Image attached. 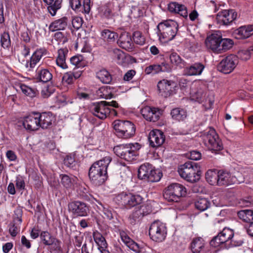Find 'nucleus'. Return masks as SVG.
Masks as SVG:
<instances>
[{
  "label": "nucleus",
  "mask_w": 253,
  "mask_h": 253,
  "mask_svg": "<svg viewBox=\"0 0 253 253\" xmlns=\"http://www.w3.org/2000/svg\"><path fill=\"white\" fill-rule=\"evenodd\" d=\"M148 139L151 147H159L164 143L165 135L161 130L154 129L150 132Z\"/></svg>",
  "instance_id": "obj_22"
},
{
  "label": "nucleus",
  "mask_w": 253,
  "mask_h": 253,
  "mask_svg": "<svg viewBox=\"0 0 253 253\" xmlns=\"http://www.w3.org/2000/svg\"><path fill=\"white\" fill-rule=\"evenodd\" d=\"M40 238L45 246H51L50 251L59 252L61 251V241L54 237L47 231H42Z\"/></svg>",
  "instance_id": "obj_18"
},
{
  "label": "nucleus",
  "mask_w": 253,
  "mask_h": 253,
  "mask_svg": "<svg viewBox=\"0 0 253 253\" xmlns=\"http://www.w3.org/2000/svg\"><path fill=\"white\" fill-rule=\"evenodd\" d=\"M140 148V145L138 143L121 144L115 146L114 152L121 158L131 162L138 156V151Z\"/></svg>",
  "instance_id": "obj_4"
},
{
  "label": "nucleus",
  "mask_w": 253,
  "mask_h": 253,
  "mask_svg": "<svg viewBox=\"0 0 253 253\" xmlns=\"http://www.w3.org/2000/svg\"><path fill=\"white\" fill-rule=\"evenodd\" d=\"M82 60L83 57L81 55L74 56L70 58V62L72 64L79 67Z\"/></svg>",
  "instance_id": "obj_64"
},
{
  "label": "nucleus",
  "mask_w": 253,
  "mask_h": 253,
  "mask_svg": "<svg viewBox=\"0 0 253 253\" xmlns=\"http://www.w3.org/2000/svg\"><path fill=\"white\" fill-rule=\"evenodd\" d=\"M149 234L154 241L161 242L165 240L167 234V229L165 223L159 220L154 221L151 225Z\"/></svg>",
  "instance_id": "obj_13"
},
{
  "label": "nucleus",
  "mask_w": 253,
  "mask_h": 253,
  "mask_svg": "<svg viewBox=\"0 0 253 253\" xmlns=\"http://www.w3.org/2000/svg\"><path fill=\"white\" fill-rule=\"evenodd\" d=\"M98 205V207L100 210H102L104 213V218L107 220H111L113 218L114 214L112 209L108 205L102 203L101 202L96 201Z\"/></svg>",
  "instance_id": "obj_38"
},
{
  "label": "nucleus",
  "mask_w": 253,
  "mask_h": 253,
  "mask_svg": "<svg viewBox=\"0 0 253 253\" xmlns=\"http://www.w3.org/2000/svg\"><path fill=\"white\" fill-rule=\"evenodd\" d=\"M253 25L242 26L238 30L239 38L246 39L250 37L253 34Z\"/></svg>",
  "instance_id": "obj_41"
},
{
  "label": "nucleus",
  "mask_w": 253,
  "mask_h": 253,
  "mask_svg": "<svg viewBox=\"0 0 253 253\" xmlns=\"http://www.w3.org/2000/svg\"><path fill=\"white\" fill-rule=\"evenodd\" d=\"M185 187L179 183H172L168 186L164 192V198L169 202H177L186 195Z\"/></svg>",
  "instance_id": "obj_11"
},
{
  "label": "nucleus",
  "mask_w": 253,
  "mask_h": 253,
  "mask_svg": "<svg viewBox=\"0 0 253 253\" xmlns=\"http://www.w3.org/2000/svg\"><path fill=\"white\" fill-rule=\"evenodd\" d=\"M42 56V52L41 50H37L32 55L30 58L29 62V67L30 68H33L35 67L36 65L41 60Z\"/></svg>",
  "instance_id": "obj_45"
},
{
  "label": "nucleus",
  "mask_w": 253,
  "mask_h": 253,
  "mask_svg": "<svg viewBox=\"0 0 253 253\" xmlns=\"http://www.w3.org/2000/svg\"><path fill=\"white\" fill-rule=\"evenodd\" d=\"M102 36L107 38L109 42H114L118 38L117 33L112 32L109 30H104L102 32Z\"/></svg>",
  "instance_id": "obj_51"
},
{
  "label": "nucleus",
  "mask_w": 253,
  "mask_h": 253,
  "mask_svg": "<svg viewBox=\"0 0 253 253\" xmlns=\"http://www.w3.org/2000/svg\"><path fill=\"white\" fill-rule=\"evenodd\" d=\"M203 141L205 145L212 153L217 154L223 148L221 140L213 128H210L203 135Z\"/></svg>",
  "instance_id": "obj_8"
},
{
  "label": "nucleus",
  "mask_w": 253,
  "mask_h": 253,
  "mask_svg": "<svg viewBox=\"0 0 253 253\" xmlns=\"http://www.w3.org/2000/svg\"><path fill=\"white\" fill-rule=\"evenodd\" d=\"M161 67L159 64H153L146 67L145 70V72L147 74L153 73L154 74H157L161 72Z\"/></svg>",
  "instance_id": "obj_54"
},
{
  "label": "nucleus",
  "mask_w": 253,
  "mask_h": 253,
  "mask_svg": "<svg viewBox=\"0 0 253 253\" xmlns=\"http://www.w3.org/2000/svg\"><path fill=\"white\" fill-rule=\"evenodd\" d=\"M170 114L173 119L178 121H183L187 117L186 111L180 108L173 109L171 111Z\"/></svg>",
  "instance_id": "obj_40"
},
{
  "label": "nucleus",
  "mask_w": 253,
  "mask_h": 253,
  "mask_svg": "<svg viewBox=\"0 0 253 253\" xmlns=\"http://www.w3.org/2000/svg\"><path fill=\"white\" fill-rule=\"evenodd\" d=\"M221 36L220 35L213 33L207 37L205 43L207 47L213 52L220 53V46Z\"/></svg>",
  "instance_id": "obj_26"
},
{
  "label": "nucleus",
  "mask_w": 253,
  "mask_h": 253,
  "mask_svg": "<svg viewBox=\"0 0 253 253\" xmlns=\"http://www.w3.org/2000/svg\"><path fill=\"white\" fill-rule=\"evenodd\" d=\"M169 58L172 66L182 69L187 65L186 62L175 52H172L169 55Z\"/></svg>",
  "instance_id": "obj_33"
},
{
  "label": "nucleus",
  "mask_w": 253,
  "mask_h": 253,
  "mask_svg": "<svg viewBox=\"0 0 253 253\" xmlns=\"http://www.w3.org/2000/svg\"><path fill=\"white\" fill-rule=\"evenodd\" d=\"M243 243L242 239H238L237 237H233L230 241L228 245H226V248L228 249L232 247L240 246Z\"/></svg>",
  "instance_id": "obj_57"
},
{
  "label": "nucleus",
  "mask_w": 253,
  "mask_h": 253,
  "mask_svg": "<svg viewBox=\"0 0 253 253\" xmlns=\"http://www.w3.org/2000/svg\"><path fill=\"white\" fill-rule=\"evenodd\" d=\"M64 164L67 167L73 168L76 165V162L74 157L71 155H67L64 159Z\"/></svg>",
  "instance_id": "obj_58"
},
{
  "label": "nucleus",
  "mask_w": 253,
  "mask_h": 253,
  "mask_svg": "<svg viewBox=\"0 0 253 253\" xmlns=\"http://www.w3.org/2000/svg\"><path fill=\"white\" fill-rule=\"evenodd\" d=\"M113 56L118 61L122 60L124 57V52L118 48H114L112 50Z\"/></svg>",
  "instance_id": "obj_62"
},
{
  "label": "nucleus",
  "mask_w": 253,
  "mask_h": 253,
  "mask_svg": "<svg viewBox=\"0 0 253 253\" xmlns=\"http://www.w3.org/2000/svg\"><path fill=\"white\" fill-rule=\"evenodd\" d=\"M74 78L72 72H68L64 74L62 77V81L67 84H71L73 83Z\"/></svg>",
  "instance_id": "obj_61"
},
{
  "label": "nucleus",
  "mask_w": 253,
  "mask_h": 253,
  "mask_svg": "<svg viewBox=\"0 0 253 253\" xmlns=\"http://www.w3.org/2000/svg\"><path fill=\"white\" fill-rule=\"evenodd\" d=\"M206 179L207 182L211 185H219V170L218 172L209 170L206 173Z\"/></svg>",
  "instance_id": "obj_37"
},
{
  "label": "nucleus",
  "mask_w": 253,
  "mask_h": 253,
  "mask_svg": "<svg viewBox=\"0 0 253 253\" xmlns=\"http://www.w3.org/2000/svg\"><path fill=\"white\" fill-rule=\"evenodd\" d=\"M240 219L246 222L251 223L253 221V211L251 210H245L239 211L238 212Z\"/></svg>",
  "instance_id": "obj_43"
},
{
  "label": "nucleus",
  "mask_w": 253,
  "mask_h": 253,
  "mask_svg": "<svg viewBox=\"0 0 253 253\" xmlns=\"http://www.w3.org/2000/svg\"><path fill=\"white\" fill-rule=\"evenodd\" d=\"M100 13L102 17L106 18H109L112 15L111 4L107 3L101 8Z\"/></svg>",
  "instance_id": "obj_49"
},
{
  "label": "nucleus",
  "mask_w": 253,
  "mask_h": 253,
  "mask_svg": "<svg viewBox=\"0 0 253 253\" xmlns=\"http://www.w3.org/2000/svg\"><path fill=\"white\" fill-rule=\"evenodd\" d=\"M184 68L185 75L188 76H197L202 74L205 66L201 63L197 62L189 67L186 66Z\"/></svg>",
  "instance_id": "obj_29"
},
{
  "label": "nucleus",
  "mask_w": 253,
  "mask_h": 253,
  "mask_svg": "<svg viewBox=\"0 0 253 253\" xmlns=\"http://www.w3.org/2000/svg\"><path fill=\"white\" fill-rule=\"evenodd\" d=\"M244 181L242 173L234 170L232 172L219 170V186L238 184Z\"/></svg>",
  "instance_id": "obj_12"
},
{
  "label": "nucleus",
  "mask_w": 253,
  "mask_h": 253,
  "mask_svg": "<svg viewBox=\"0 0 253 253\" xmlns=\"http://www.w3.org/2000/svg\"><path fill=\"white\" fill-rule=\"evenodd\" d=\"M35 114L38 115L40 127L42 129H47L51 126L52 122L54 120V117L52 113L50 112H37L35 113Z\"/></svg>",
  "instance_id": "obj_23"
},
{
  "label": "nucleus",
  "mask_w": 253,
  "mask_h": 253,
  "mask_svg": "<svg viewBox=\"0 0 253 253\" xmlns=\"http://www.w3.org/2000/svg\"><path fill=\"white\" fill-rule=\"evenodd\" d=\"M69 211L76 217L87 216L89 213V207L85 203L77 200L69 203Z\"/></svg>",
  "instance_id": "obj_15"
},
{
  "label": "nucleus",
  "mask_w": 253,
  "mask_h": 253,
  "mask_svg": "<svg viewBox=\"0 0 253 253\" xmlns=\"http://www.w3.org/2000/svg\"><path fill=\"white\" fill-rule=\"evenodd\" d=\"M35 113L36 112H32L29 116L23 118V126L24 128L30 131L37 130L40 127L38 115H35Z\"/></svg>",
  "instance_id": "obj_24"
},
{
  "label": "nucleus",
  "mask_w": 253,
  "mask_h": 253,
  "mask_svg": "<svg viewBox=\"0 0 253 253\" xmlns=\"http://www.w3.org/2000/svg\"><path fill=\"white\" fill-rule=\"evenodd\" d=\"M115 200L118 205L130 209L142 203L143 198L139 194L122 192L116 196Z\"/></svg>",
  "instance_id": "obj_7"
},
{
  "label": "nucleus",
  "mask_w": 253,
  "mask_h": 253,
  "mask_svg": "<svg viewBox=\"0 0 253 253\" xmlns=\"http://www.w3.org/2000/svg\"><path fill=\"white\" fill-rule=\"evenodd\" d=\"M1 45L3 48H7L10 46V39L9 35L7 32H4L1 35Z\"/></svg>",
  "instance_id": "obj_53"
},
{
  "label": "nucleus",
  "mask_w": 253,
  "mask_h": 253,
  "mask_svg": "<svg viewBox=\"0 0 253 253\" xmlns=\"http://www.w3.org/2000/svg\"><path fill=\"white\" fill-rule=\"evenodd\" d=\"M36 73V79L43 83H47L52 79V75L47 69L39 67Z\"/></svg>",
  "instance_id": "obj_32"
},
{
  "label": "nucleus",
  "mask_w": 253,
  "mask_h": 253,
  "mask_svg": "<svg viewBox=\"0 0 253 253\" xmlns=\"http://www.w3.org/2000/svg\"><path fill=\"white\" fill-rule=\"evenodd\" d=\"M161 114V111L159 109L151 108V111L149 116L150 119H148V121L155 122L159 119Z\"/></svg>",
  "instance_id": "obj_52"
},
{
  "label": "nucleus",
  "mask_w": 253,
  "mask_h": 253,
  "mask_svg": "<svg viewBox=\"0 0 253 253\" xmlns=\"http://www.w3.org/2000/svg\"><path fill=\"white\" fill-rule=\"evenodd\" d=\"M93 237L101 253H110L107 250L108 244L103 235L98 231L93 232Z\"/></svg>",
  "instance_id": "obj_28"
},
{
  "label": "nucleus",
  "mask_w": 253,
  "mask_h": 253,
  "mask_svg": "<svg viewBox=\"0 0 253 253\" xmlns=\"http://www.w3.org/2000/svg\"><path fill=\"white\" fill-rule=\"evenodd\" d=\"M83 23V20L80 17H75L72 21V26L76 30L79 29L82 27Z\"/></svg>",
  "instance_id": "obj_59"
},
{
  "label": "nucleus",
  "mask_w": 253,
  "mask_h": 253,
  "mask_svg": "<svg viewBox=\"0 0 253 253\" xmlns=\"http://www.w3.org/2000/svg\"><path fill=\"white\" fill-rule=\"evenodd\" d=\"M133 39L136 44L140 45H143L145 42V39L140 31H136L133 32Z\"/></svg>",
  "instance_id": "obj_50"
},
{
  "label": "nucleus",
  "mask_w": 253,
  "mask_h": 253,
  "mask_svg": "<svg viewBox=\"0 0 253 253\" xmlns=\"http://www.w3.org/2000/svg\"><path fill=\"white\" fill-rule=\"evenodd\" d=\"M206 87L203 84L199 85L193 88L191 91V99L199 103L206 102L208 101L209 106L211 107L213 103V100L209 97L206 98Z\"/></svg>",
  "instance_id": "obj_20"
},
{
  "label": "nucleus",
  "mask_w": 253,
  "mask_h": 253,
  "mask_svg": "<svg viewBox=\"0 0 253 253\" xmlns=\"http://www.w3.org/2000/svg\"><path fill=\"white\" fill-rule=\"evenodd\" d=\"M16 224V222L13 221L9 224V232L12 237H15L20 231V226Z\"/></svg>",
  "instance_id": "obj_56"
},
{
  "label": "nucleus",
  "mask_w": 253,
  "mask_h": 253,
  "mask_svg": "<svg viewBox=\"0 0 253 253\" xmlns=\"http://www.w3.org/2000/svg\"><path fill=\"white\" fill-rule=\"evenodd\" d=\"M61 182L66 188H71L73 184L74 179L68 175L61 174L60 175Z\"/></svg>",
  "instance_id": "obj_48"
},
{
  "label": "nucleus",
  "mask_w": 253,
  "mask_h": 253,
  "mask_svg": "<svg viewBox=\"0 0 253 253\" xmlns=\"http://www.w3.org/2000/svg\"><path fill=\"white\" fill-rule=\"evenodd\" d=\"M18 86L24 94L31 98L38 94V90L35 88H32L24 84H19Z\"/></svg>",
  "instance_id": "obj_39"
},
{
  "label": "nucleus",
  "mask_w": 253,
  "mask_h": 253,
  "mask_svg": "<svg viewBox=\"0 0 253 253\" xmlns=\"http://www.w3.org/2000/svg\"><path fill=\"white\" fill-rule=\"evenodd\" d=\"M178 171L181 177L191 182L198 180L201 174L199 164L191 161H188L180 166Z\"/></svg>",
  "instance_id": "obj_3"
},
{
  "label": "nucleus",
  "mask_w": 253,
  "mask_h": 253,
  "mask_svg": "<svg viewBox=\"0 0 253 253\" xmlns=\"http://www.w3.org/2000/svg\"><path fill=\"white\" fill-rule=\"evenodd\" d=\"M210 202L205 198H198L195 202V208L200 211H204L210 208Z\"/></svg>",
  "instance_id": "obj_42"
},
{
  "label": "nucleus",
  "mask_w": 253,
  "mask_h": 253,
  "mask_svg": "<svg viewBox=\"0 0 253 253\" xmlns=\"http://www.w3.org/2000/svg\"><path fill=\"white\" fill-rule=\"evenodd\" d=\"M70 5L75 11H81L82 4L80 0H70Z\"/></svg>",
  "instance_id": "obj_60"
},
{
  "label": "nucleus",
  "mask_w": 253,
  "mask_h": 253,
  "mask_svg": "<svg viewBox=\"0 0 253 253\" xmlns=\"http://www.w3.org/2000/svg\"><path fill=\"white\" fill-rule=\"evenodd\" d=\"M168 8L170 12L178 14L185 19L188 17V11L184 5L177 2H171L168 4Z\"/></svg>",
  "instance_id": "obj_27"
},
{
  "label": "nucleus",
  "mask_w": 253,
  "mask_h": 253,
  "mask_svg": "<svg viewBox=\"0 0 253 253\" xmlns=\"http://www.w3.org/2000/svg\"><path fill=\"white\" fill-rule=\"evenodd\" d=\"M68 53L66 48H60L58 50V55L56 58V64L61 68L65 69L68 68L66 63V57Z\"/></svg>",
  "instance_id": "obj_35"
},
{
  "label": "nucleus",
  "mask_w": 253,
  "mask_h": 253,
  "mask_svg": "<svg viewBox=\"0 0 253 253\" xmlns=\"http://www.w3.org/2000/svg\"><path fill=\"white\" fill-rule=\"evenodd\" d=\"M233 44V42L230 39H222L221 38L220 53L231 48Z\"/></svg>",
  "instance_id": "obj_47"
},
{
  "label": "nucleus",
  "mask_w": 253,
  "mask_h": 253,
  "mask_svg": "<svg viewBox=\"0 0 253 253\" xmlns=\"http://www.w3.org/2000/svg\"><path fill=\"white\" fill-rule=\"evenodd\" d=\"M112 161L110 156H106L94 162L90 167L88 176L91 183L98 186L105 183L108 178L107 168Z\"/></svg>",
  "instance_id": "obj_1"
},
{
  "label": "nucleus",
  "mask_w": 253,
  "mask_h": 253,
  "mask_svg": "<svg viewBox=\"0 0 253 253\" xmlns=\"http://www.w3.org/2000/svg\"><path fill=\"white\" fill-rule=\"evenodd\" d=\"M236 17L237 13L234 9H225L217 14L216 20L217 24L228 26L233 23Z\"/></svg>",
  "instance_id": "obj_16"
},
{
  "label": "nucleus",
  "mask_w": 253,
  "mask_h": 253,
  "mask_svg": "<svg viewBox=\"0 0 253 253\" xmlns=\"http://www.w3.org/2000/svg\"><path fill=\"white\" fill-rule=\"evenodd\" d=\"M175 83L172 81L163 80L158 82L157 87L160 94L167 97L173 93Z\"/></svg>",
  "instance_id": "obj_21"
},
{
  "label": "nucleus",
  "mask_w": 253,
  "mask_h": 253,
  "mask_svg": "<svg viewBox=\"0 0 253 253\" xmlns=\"http://www.w3.org/2000/svg\"><path fill=\"white\" fill-rule=\"evenodd\" d=\"M140 148V145L138 143L121 144L115 146L114 152L121 158L131 162L138 156V151Z\"/></svg>",
  "instance_id": "obj_5"
},
{
  "label": "nucleus",
  "mask_w": 253,
  "mask_h": 253,
  "mask_svg": "<svg viewBox=\"0 0 253 253\" xmlns=\"http://www.w3.org/2000/svg\"><path fill=\"white\" fill-rule=\"evenodd\" d=\"M96 78L103 84H110L112 80V77L110 73L106 69H101L96 73Z\"/></svg>",
  "instance_id": "obj_36"
},
{
  "label": "nucleus",
  "mask_w": 253,
  "mask_h": 253,
  "mask_svg": "<svg viewBox=\"0 0 253 253\" xmlns=\"http://www.w3.org/2000/svg\"><path fill=\"white\" fill-rule=\"evenodd\" d=\"M237 58L230 55L223 59L217 66L218 70L224 74L231 73L237 64Z\"/></svg>",
  "instance_id": "obj_19"
},
{
  "label": "nucleus",
  "mask_w": 253,
  "mask_h": 253,
  "mask_svg": "<svg viewBox=\"0 0 253 253\" xmlns=\"http://www.w3.org/2000/svg\"><path fill=\"white\" fill-rule=\"evenodd\" d=\"M106 101L93 103L90 106V111L94 116L101 120L105 119L107 117L116 116L117 112L115 109L108 107Z\"/></svg>",
  "instance_id": "obj_10"
},
{
  "label": "nucleus",
  "mask_w": 253,
  "mask_h": 253,
  "mask_svg": "<svg viewBox=\"0 0 253 253\" xmlns=\"http://www.w3.org/2000/svg\"><path fill=\"white\" fill-rule=\"evenodd\" d=\"M205 245L204 240L201 237L193 239L190 243V248L193 253H200Z\"/></svg>",
  "instance_id": "obj_34"
},
{
  "label": "nucleus",
  "mask_w": 253,
  "mask_h": 253,
  "mask_svg": "<svg viewBox=\"0 0 253 253\" xmlns=\"http://www.w3.org/2000/svg\"><path fill=\"white\" fill-rule=\"evenodd\" d=\"M13 220L14 222H19L18 224H21L22 221V216L23 214V211L20 207H17L14 211Z\"/></svg>",
  "instance_id": "obj_55"
},
{
  "label": "nucleus",
  "mask_w": 253,
  "mask_h": 253,
  "mask_svg": "<svg viewBox=\"0 0 253 253\" xmlns=\"http://www.w3.org/2000/svg\"><path fill=\"white\" fill-rule=\"evenodd\" d=\"M15 184L17 189L19 190H23L25 189V183L22 177H17Z\"/></svg>",
  "instance_id": "obj_63"
},
{
  "label": "nucleus",
  "mask_w": 253,
  "mask_h": 253,
  "mask_svg": "<svg viewBox=\"0 0 253 253\" xmlns=\"http://www.w3.org/2000/svg\"><path fill=\"white\" fill-rule=\"evenodd\" d=\"M178 28L177 23L168 20L160 23L157 26L158 35L161 42H167L174 39Z\"/></svg>",
  "instance_id": "obj_2"
},
{
  "label": "nucleus",
  "mask_w": 253,
  "mask_h": 253,
  "mask_svg": "<svg viewBox=\"0 0 253 253\" xmlns=\"http://www.w3.org/2000/svg\"><path fill=\"white\" fill-rule=\"evenodd\" d=\"M62 2V0H55L52 4H48L47 10L51 16L56 15L57 11L61 7Z\"/></svg>",
  "instance_id": "obj_46"
},
{
  "label": "nucleus",
  "mask_w": 253,
  "mask_h": 253,
  "mask_svg": "<svg viewBox=\"0 0 253 253\" xmlns=\"http://www.w3.org/2000/svg\"><path fill=\"white\" fill-rule=\"evenodd\" d=\"M117 43L120 47L128 51H131L134 49V44L132 42L131 36L127 32H123L121 34Z\"/></svg>",
  "instance_id": "obj_25"
},
{
  "label": "nucleus",
  "mask_w": 253,
  "mask_h": 253,
  "mask_svg": "<svg viewBox=\"0 0 253 253\" xmlns=\"http://www.w3.org/2000/svg\"><path fill=\"white\" fill-rule=\"evenodd\" d=\"M234 234L233 230L225 227L217 236L212 239L210 242V245L214 248L218 247L220 245H224L226 248V245H228L230 241L233 237Z\"/></svg>",
  "instance_id": "obj_14"
},
{
  "label": "nucleus",
  "mask_w": 253,
  "mask_h": 253,
  "mask_svg": "<svg viewBox=\"0 0 253 253\" xmlns=\"http://www.w3.org/2000/svg\"><path fill=\"white\" fill-rule=\"evenodd\" d=\"M151 212V208L147 205L136 207L129 214L128 217V222L131 225H135L138 223L144 216Z\"/></svg>",
  "instance_id": "obj_17"
},
{
  "label": "nucleus",
  "mask_w": 253,
  "mask_h": 253,
  "mask_svg": "<svg viewBox=\"0 0 253 253\" xmlns=\"http://www.w3.org/2000/svg\"><path fill=\"white\" fill-rule=\"evenodd\" d=\"M120 236L122 241L130 250L135 253H139L140 252L138 244L130 239L124 231H121L120 232Z\"/></svg>",
  "instance_id": "obj_31"
},
{
  "label": "nucleus",
  "mask_w": 253,
  "mask_h": 253,
  "mask_svg": "<svg viewBox=\"0 0 253 253\" xmlns=\"http://www.w3.org/2000/svg\"><path fill=\"white\" fill-rule=\"evenodd\" d=\"M113 126L115 133L119 138L128 139L135 133V126L130 121L116 120Z\"/></svg>",
  "instance_id": "obj_6"
},
{
  "label": "nucleus",
  "mask_w": 253,
  "mask_h": 253,
  "mask_svg": "<svg viewBox=\"0 0 253 253\" xmlns=\"http://www.w3.org/2000/svg\"><path fill=\"white\" fill-rule=\"evenodd\" d=\"M110 87L105 86L100 87L97 91V94L98 96L108 99L114 97V94L110 91Z\"/></svg>",
  "instance_id": "obj_44"
},
{
  "label": "nucleus",
  "mask_w": 253,
  "mask_h": 253,
  "mask_svg": "<svg viewBox=\"0 0 253 253\" xmlns=\"http://www.w3.org/2000/svg\"><path fill=\"white\" fill-rule=\"evenodd\" d=\"M68 22V18L63 17L51 22L49 26V30L51 32L64 30L67 26Z\"/></svg>",
  "instance_id": "obj_30"
},
{
  "label": "nucleus",
  "mask_w": 253,
  "mask_h": 253,
  "mask_svg": "<svg viewBox=\"0 0 253 253\" xmlns=\"http://www.w3.org/2000/svg\"><path fill=\"white\" fill-rule=\"evenodd\" d=\"M162 176V173L154 169L149 163L141 165L138 170V177L139 179L150 182L159 181Z\"/></svg>",
  "instance_id": "obj_9"
}]
</instances>
